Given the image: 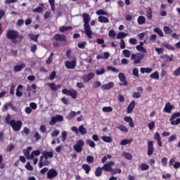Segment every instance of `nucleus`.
Wrapping results in <instances>:
<instances>
[{
  "instance_id": "4c0bfd02",
  "label": "nucleus",
  "mask_w": 180,
  "mask_h": 180,
  "mask_svg": "<svg viewBox=\"0 0 180 180\" xmlns=\"http://www.w3.org/2000/svg\"><path fill=\"white\" fill-rule=\"evenodd\" d=\"M150 77L152 78L153 79H160V75L158 74V72H155L152 73L150 75Z\"/></svg>"
},
{
  "instance_id": "2eb2a0df",
  "label": "nucleus",
  "mask_w": 180,
  "mask_h": 180,
  "mask_svg": "<svg viewBox=\"0 0 180 180\" xmlns=\"http://www.w3.org/2000/svg\"><path fill=\"white\" fill-rule=\"evenodd\" d=\"M113 86H115V83L113 82H110L108 84H103L101 86V89H103V91H106L108 89H112Z\"/></svg>"
},
{
  "instance_id": "aec40b11",
  "label": "nucleus",
  "mask_w": 180,
  "mask_h": 180,
  "mask_svg": "<svg viewBox=\"0 0 180 180\" xmlns=\"http://www.w3.org/2000/svg\"><path fill=\"white\" fill-rule=\"evenodd\" d=\"M154 139L158 142V146L162 147V141H161V136L160 135V133L155 132L154 135Z\"/></svg>"
},
{
  "instance_id": "f8f14e48",
  "label": "nucleus",
  "mask_w": 180,
  "mask_h": 180,
  "mask_svg": "<svg viewBox=\"0 0 180 180\" xmlns=\"http://www.w3.org/2000/svg\"><path fill=\"white\" fill-rule=\"evenodd\" d=\"M57 175H58V172H57V170L54 169H51L47 172L48 179H53V178H56Z\"/></svg>"
},
{
  "instance_id": "1a4fd4ad",
  "label": "nucleus",
  "mask_w": 180,
  "mask_h": 180,
  "mask_svg": "<svg viewBox=\"0 0 180 180\" xmlns=\"http://www.w3.org/2000/svg\"><path fill=\"white\" fill-rule=\"evenodd\" d=\"M8 39H10L11 40H15L19 36V32L18 31L10 30L7 32L6 34Z\"/></svg>"
},
{
  "instance_id": "cd10ccee",
  "label": "nucleus",
  "mask_w": 180,
  "mask_h": 180,
  "mask_svg": "<svg viewBox=\"0 0 180 180\" xmlns=\"http://www.w3.org/2000/svg\"><path fill=\"white\" fill-rule=\"evenodd\" d=\"M146 17L148 20H151L153 19V10L150 8H148L146 11Z\"/></svg>"
},
{
  "instance_id": "3c124183",
  "label": "nucleus",
  "mask_w": 180,
  "mask_h": 180,
  "mask_svg": "<svg viewBox=\"0 0 180 180\" xmlns=\"http://www.w3.org/2000/svg\"><path fill=\"white\" fill-rule=\"evenodd\" d=\"M132 98H134L136 99H139V98H141V93L139 91H135L132 94Z\"/></svg>"
},
{
  "instance_id": "c9c22d12",
  "label": "nucleus",
  "mask_w": 180,
  "mask_h": 180,
  "mask_svg": "<svg viewBox=\"0 0 180 180\" xmlns=\"http://www.w3.org/2000/svg\"><path fill=\"white\" fill-rule=\"evenodd\" d=\"M71 29H72V27L71 26H62L60 27L59 30L63 33V32H66L67 30H71Z\"/></svg>"
},
{
  "instance_id": "e433bc0d",
  "label": "nucleus",
  "mask_w": 180,
  "mask_h": 180,
  "mask_svg": "<svg viewBox=\"0 0 180 180\" xmlns=\"http://www.w3.org/2000/svg\"><path fill=\"white\" fill-rule=\"evenodd\" d=\"M41 152L40 150H34L31 153V160H33V158H34L35 157H39V155H40Z\"/></svg>"
},
{
  "instance_id": "de8ad7c7",
  "label": "nucleus",
  "mask_w": 180,
  "mask_h": 180,
  "mask_svg": "<svg viewBox=\"0 0 180 180\" xmlns=\"http://www.w3.org/2000/svg\"><path fill=\"white\" fill-rule=\"evenodd\" d=\"M23 153H24V155L27 160H32V155H30V152H28L26 150H24Z\"/></svg>"
},
{
  "instance_id": "9d476101",
  "label": "nucleus",
  "mask_w": 180,
  "mask_h": 180,
  "mask_svg": "<svg viewBox=\"0 0 180 180\" xmlns=\"http://www.w3.org/2000/svg\"><path fill=\"white\" fill-rule=\"evenodd\" d=\"M113 165H115V162L110 161L108 163L105 164L103 166L102 169H103V171H105V172H112V171H113V168H112Z\"/></svg>"
},
{
  "instance_id": "9b49d317",
  "label": "nucleus",
  "mask_w": 180,
  "mask_h": 180,
  "mask_svg": "<svg viewBox=\"0 0 180 180\" xmlns=\"http://www.w3.org/2000/svg\"><path fill=\"white\" fill-rule=\"evenodd\" d=\"M65 65L68 70H74L77 66V60H68L65 63Z\"/></svg>"
},
{
  "instance_id": "338daca9",
  "label": "nucleus",
  "mask_w": 180,
  "mask_h": 180,
  "mask_svg": "<svg viewBox=\"0 0 180 180\" xmlns=\"http://www.w3.org/2000/svg\"><path fill=\"white\" fill-rule=\"evenodd\" d=\"M176 140V135H172L168 139V141L169 143H172V141H175Z\"/></svg>"
},
{
  "instance_id": "bb28decb",
  "label": "nucleus",
  "mask_w": 180,
  "mask_h": 180,
  "mask_svg": "<svg viewBox=\"0 0 180 180\" xmlns=\"http://www.w3.org/2000/svg\"><path fill=\"white\" fill-rule=\"evenodd\" d=\"M131 143H133V139H123V140L120 142V145H121V146H127V144H131Z\"/></svg>"
},
{
  "instance_id": "69168bd1",
  "label": "nucleus",
  "mask_w": 180,
  "mask_h": 180,
  "mask_svg": "<svg viewBox=\"0 0 180 180\" xmlns=\"http://www.w3.org/2000/svg\"><path fill=\"white\" fill-rule=\"evenodd\" d=\"M62 141H65L67 140V131H63L62 133Z\"/></svg>"
},
{
  "instance_id": "b1692460",
  "label": "nucleus",
  "mask_w": 180,
  "mask_h": 180,
  "mask_svg": "<svg viewBox=\"0 0 180 180\" xmlns=\"http://www.w3.org/2000/svg\"><path fill=\"white\" fill-rule=\"evenodd\" d=\"M77 115V112L75 111H70L66 116V119L68 120H72L74 117Z\"/></svg>"
},
{
  "instance_id": "7c9ffc66",
  "label": "nucleus",
  "mask_w": 180,
  "mask_h": 180,
  "mask_svg": "<svg viewBox=\"0 0 180 180\" xmlns=\"http://www.w3.org/2000/svg\"><path fill=\"white\" fill-rule=\"evenodd\" d=\"M127 37V34L123 32H120L116 37L117 40H119V39H124V37Z\"/></svg>"
},
{
  "instance_id": "c03bdc74",
  "label": "nucleus",
  "mask_w": 180,
  "mask_h": 180,
  "mask_svg": "<svg viewBox=\"0 0 180 180\" xmlns=\"http://www.w3.org/2000/svg\"><path fill=\"white\" fill-rule=\"evenodd\" d=\"M53 57H54V53L51 52L50 56L46 60V64L50 65L51 63H53Z\"/></svg>"
},
{
  "instance_id": "6e6d98bb",
  "label": "nucleus",
  "mask_w": 180,
  "mask_h": 180,
  "mask_svg": "<svg viewBox=\"0 0 180 180\" xmlns=\"http://www.w3.org/2000/svg\"><path fill=\"white\" fill-rule=\"evenodd\" d=\"M163 30L165 33H167V34H171V33H172V30L169 27L165 26Z\"/></svg>"
},
{
  "instance_id": "774afa93",
  "label": "nucleus",
  "mask_w": 180,
  "mask_h": 180,
  "mask_svg": "<svg viewBox=\"0 0 180 180\" xmlns=\"http://www.w3.org/2000/svg\"><path fill=\"white\" fill-rule=\"evenodd\" d=\"M174 77H179L180 75V67H179L176 70L174 71Z\"/></svg>"
},
{
  "instance_id": "5701e85b",
  "label": "nucleus",
  "mask_w": 180,
  "mask_h": 180,
  "mask_svg": "<svg viewBox=\"0 0 180 180\" xmlns=\"http://www.w3.org/2000/svg\"><path fill=\"white\" fill-rule=\"evenodd\" d=\"M134 106H136V101H132L127 108V112L131 113V112H133V109H134Z\"/></svg>"
},
{
  "instance_id": "0e129e2a",
  "label": "nucleus",
  "mask_w": 180,
  "mask_h": 180,
  "mask_svg": "<svg viewBox=\"0 0 180 180\" xmlns=\"http://www.w3.org/2000/svg\"><path fill=\"white\" fill-rule=\"evenodd\" d=\"M108 36H110V37H116V32H115V30H110L109 31V33H108Z\"/></svg>"
},
{
  "instance_id": "8fccbe9b",
  "label": "nucleus",
  "mask_w": 180,
  "mask_h": 180,
  "mask_svg": "<svg viewBox=\"0 0 180 180\" xmlns=\"http://www.w3.org/2000/svg\"><path fill=\"white\" fill-rule=\"evenodd\" d=\"M86 161L89 164H94V161H95V158H94V156L89 155L86 157Z\"/></svg>"
},
{
  "instance_id": "f3484780",
  "label": "nucleus",
  "mask_w": 180,
  "mask_h": 180,
  "mask_svg": "<svg viewBox=\"0 0 180 180\" xmlns=\"http://www.w3.org/2000/svg\"><path fill=\"white\" fill-rule=\"evenodd\" d=\"M95 77V74L90 72L86 75L83 76L84 82H89Z\"/></svg>"
},
{
  "instance_id": "5fc2aeb1",
  "label": "nucleus",
  "mask_w": 180,
  "mask_h": 180,
  "mask_svg": "<svg viewBox=\"0 0 180 180\" xmlns=\"http://www.w3.org/2000/svg\"><path fill=\"white\" fill-rule=\"evenodd\" d=\"M107 70L108 71H112V72H119V70H117V68L112 66H108Z\"/></svg>"
},
{
  "instance_id": "37998d69",
  "label": "nucleus",
  "mask_w": 180,
  "mask_h": 180,
  "mask_svg": "<svg viewBox=\"0 0 180 180\" xmlns=\"http://www.w3.org/2000/svg\"><path fill=\"white\" fill-rule=\"evenodd\" d=\"M86 144H88L91 148H95V146L96 144H95V142L91 139H87L86 140Z\"/></svg>"
},
{
  "instance_id": "bf43d9fd",
  "label": "nucleus",
  "mask_w": 180,
  "mask_h": 180,
  "mask_svg": "<svg viewBox=\"0 0 180 180\" xmlns=\"http://www.w3.org/2000/svg\"><path fill=\"white\" fill-rule=\"evenodd\" d=\"M9 106H11V103H6L1 108L2 112H6L9 109Z\"/></svg>"
},
{
  "instance_id": "79ce46f5",
  "label": "nucleus",
  "mask_w": 180,
  "mask_h": 180,
  "mask_svg": "<svg viewBox=\"0 0 180 180\" xmlns=\"http://www.w3.org/2000/svg\"><path fill=\"white\" fill-rule=\"evenodd\" d=\"M102 169H102V167H97L96 169V172H95L96 176L99 177L101 176V175H102Z\"/></svg>"
},
{
  "instance_id": "f257e3e1",
  "label": "nucleus",
  "mask_w": 180,
  "mask_h": 180,
  "mask_svg": "<svg viewBox=\"0 0 180 180\" xmlns=\"http://www.w3.org/2000/svg\"><path fill=\"white\" fill-rule=\"evenodd\" d=\"M54 157V153L53 151H44L42 153V155L40 156L39 167V168H43V167H46L47 165H50V161L49 158H53Z\"/></svg>"
},
{
  "instance_id": "6e6552de",
  "label": "nucleus",
  "mask_w": 180,
  "mask_h": 180,
  "mask_svg": "<svg viewBox=\"0 0 180 180\" xmlns=\"http://www.w3.org/2000/svg\"><path fill=\"white\" fill-rule=\"evenodd\" d=\"M64 121V117L63 115H57L56 116L51 117V121L49 122L50 126H54L56 123Z\"/></svg>"
},
{
  "instance_id": "a878e982",
  "label": "nucleus",
  "mask_w": 180,
  "mask_h": 180,
  "mask_svg": "<svg viewBox=\"0 0 180 180\" xmlns=\"http://www.w3.org/2000/svg\"><path fill=\"white\" fill-rule=\"evenodd\" d=\"M140 71L141 74H145V72L146 74H150V72H153V69L150 68H141Z\"/></svg>"
},
{
  "instance_id": "58836bf2",
  "label": "nucleus",
  "mask_w": 180,
  "mask_h": 180,
  "mask_svg": "<svg viewBox=\"0 0 180 180\" xmlns=\"http://www.w3.org/2000/svg\"><path fill=\"white\" fill-rule=\"evenodd\" d=\"M40 35L39 34H30L28 35V37H30V39H31V40H33V41H37V39H39V37Z\"/></svg>"
},
{
  "instance_id": "473e14b6",
  "label": "nucleus",
  "mask_w": 180,
  "mask_h": 180,
  "mask_svg": "<svg viewBox=\"0 0 180 180\" xmlns=\"http://www.w3.org/2000/svg\"><path fill=\"white\" fill-rule=\"evenodd\" d=\"M101 139L104 143H112V137L110 136H101Z\"/></svg>"
},
{
  "instance_id": "ddd939ff",
  "label": "nucleus",
  "mask_w": 180,
  "mask_h": 180,
  "mask_svg": "<svg viewBox=\"0 0 180 180\" xmlns=\"http://www.w3.org/2000/svg\"><path fill=\"white\" fill-rule=\"evenodd\" d=\"M154 153V143L153 141H148V155H153Z\"/></svg>"
},
{
  "instance_id": "ea45409f",
  "label": "nucleus",
  "mask_w": 180,
  "mask_h": 180,
  "mask_svg": "<svg viewBox=\"0 0 180 180\" xmlns=\"http://www.w3.org/2000/svg\"><path fill=\"white\" fill-rule=\"evenodd\" d=\"M122 157H124V158H126V160H133V156L129 153H123Z\"/></svg>"
},
{
  "instance_id": "f704fd0d",
  "label": "nucleus",
  "mask_w": 180,
  "mask_h": 180,
  "mask_svg": "<svg viewBox=\"0 0 180 180\" xmlns=\"http://www.w3.org/2000/svg\"><path fill=\"white\" fill-rule=\"evenodd\" d=\"M117 129H118V130H120V131H122L123 133H127L129 131V129H127L124 125H120L117 127Z\"/></svg>"
},
{
  "instance_id": "a19ab883",
  "label": "nucleus",
  "mask_w": 180,
  "mask_h": 180,
  "mask_svg": "<svg viewBox=\"0 0 180 180\" xmlns=\"http://www.w3.org/2000/svg\"><path fill=\"white\" fill-rule=\"evenodd\" d=\"M155 33H157L160 36V37H164V33L162 32V30L158 27H156L154 29Z\"/></svg>"
},
{
  "instance_id": "20e7f679",
  "label": "nucleus",
  "mask_w": 180,
  "mask_h": 180,
  "mask_svg": "<svg viewBox=\"0 0 180 180\" xmlns=\"http://www.w3.org/2000/svg\"><path fill=\"white\" fill-rule=\"evenodd\" d=\"M22 122L20 120L16 121L15 120H11L10 126H11L14 131H19L22 129Z\"/></svg>"
},
{
  "instance_id": "39448f33",
  "label": "nucleus",
  "mask_w": 180,
  "mask_h": 180,
  "mask_svg": "<svg viewBox=\"0 0 180 180\" xmlns=\"http://www.w3.org/2000/svg\"><path fill=\"white\" fill-rule=\"evenodd\" d=\"M176 117H180V112H175L171 116L169 119L170 124H172V126H176L178 124H180V118L176 119Z\"/></svg>"
},
{
  "instance_id": "412c9836",
  "label": "nucleus",
  "mask_w": 180,
  "mask_h": 180,
  "mask_svg": "<svg viewBox=\"0 0 180 180\" xmlns=\"http://www.w3.org/2000/svg\"><path fill=\"white\" fill-rule=\"evenodd\" d=\"M24 68H26V64L22 63L21 65H17L13 68V70L15 72H20V71H22Z\"/></svg>"
},
{
  "instance_id": "dca6fc26",
  "label": "nucleus",
  "mask_w": 180,
  "mask_h": 180,
  "mask_svg": "<svg viewBox=\"0 0 180 180\" xmlns=\"http://www.w3.org/2000/svg\"><path fill=\"white\" fill-rule=\"evenodd\" d=\"M53 39L56 40V41H65V40H67L65 35L60 34H56Z\"/></svg>"
},
{
  "instance_id": "c85d7f7f",
  "label": "nucleus",
  "mask_w": 180,
  "mask_h": 180,
  "mask_svg": "<svg viewBox=\"0 0 180 180\" xmlns=\"http://www.w3.org/2000/svg\"><path fill=\"white\" fill-rule=\"evenodd\" d=\"M162 46L165 49H167V50H170L171 51H174L175 50V48L173 46L167 43L162 44Z\"/></svg>"
},
{
  "instance_id": "603ef678",
  "label": "nucleus",
  "mask_w": 180,
  "mask_h": 180,
  "mask_svg": "<svg viewBox=\"0 0 180 180\" xmlns=\"http://www.w3.org/2000/svg\"><path fill=\"white\" fill-rule=\"evenodd\" d=\"M102 110H103V112H112L113 111V108L112 107H110V106L103 107L102 108Z\"/></svg>"
},
{
  "instance_id": "f03ea898",
  "label": "nucleus",
  "mask_w": 180,
  "mask_h": 180,
  "mask_svg": "<svg viewBox=\"0 0 180 180\" xmlns=\"http://www.w3.org/2000/svg\"><path fill=\"white\" fill-rule=\"evenodd\" d=\"M83 22H84V30L86 33V36L89 39H92V30L91 26H89V22H91V16L88 13H84L82 14Z\"/></svg>"
},
{
  "instance_id": "393cba45",
  "label": "nucleus",
  "mask_w": 180,
  "mask_h": 180,
  "mask_svg": "<svg viewBox=\"0 0 180 180\" xmlns=\"http://www.w3.org/2000/svg\"><path fill=\"white\" fill-rule=\"evenodd\" d=\"M98 21L100 22V23H109V18L103 15H100L98 18Z\"/></svg>"
},
{
  "instance_id": "13d9d810",
  "label": "nucleus",
  "mask_w": 180,
  "mask_h": 180,
  "mask_svg": "<svg viewBox=\"0 0 180 180\" xmlns=\"http://www.w3.org/2000/svg\"><path fill=\"white\" fill-rule=\"evenodd\" d=\"M161 164H162V167H166L168 164V159H167V158H162Z\"/></svg>"
},
{
  "instance_id": "49530a36",
  "label": "nucleus",
  "mask_w": 180,
  "mask_h": 180,
  "mask_svg": "<svg viewBox=\"0 0 180 180\" xmlns=\"http://www.w3.org/2000/svg\"><path fill=\"white\" fill-rule=\"evenodd\" d=\"M82 169L85 170L86 174H89L91 171V167L88 165H83Z\"/></svg>"
},
{
  "instance_id": "0eeeda50",
  "label": "nucleus",
  "mask_w": 180,
  "mask_h": 180,
  "mask_svg": "<svg viewBox=\"0 0 180 180\" xmlns=\"http://www.w3.org/2000/svg\"><path fill=\"white\" fill-rule=\"evenodd\" d=\"M84 146H85V142H84V140L79 139L73 146V148L76 153H82V147H84Z\"/></svg>"
},
{
  "instance_id": "6ab92c4d",
  "label": "nucleus",
  "mask_w": 180,
  "mask_h": 180,
  "mask_svg": "<svg viewBox=\"0 0 180 180\" xmlns=\"http://www.w3.org/2000/svg\"><path fill=\"white\" fill-rule=\"evenodd\" d=\"M118 78L122 84H120V85H125L127 86V82L126 81V76L124 75V73H120L118 75Z\"/></svg>"
},
{
  "instance_id": "4be33fe9",
  "label": "nucleus",
  "mask_w": 180,
  "mask_h": 180,
  "mask_svg": "<svg viewBox=\"0 0 180 180\" xmlns=\"http://www.w3.org/2000/svg\"><path fill=\"white\" fill-rule=\"evenodd\" d=\"M47 85L50 86L51 91H57L58 89H60L61 88L60 84L56 85L54 83H48Z\"/></svg>"
},
{
  "instance_id": "423d86ee",
  "label": "nucleus",
  "mask_w": 180,
  "mask_h": 180,
  "mask_svg": "<svg viewBox=\"0 0 180 180\" xmlns=\"http://www.w3.org/2000/svg\"><path fill=\"white\" fill-rule=\"evenodd\" d=\"M62 93L64 94L65 95H68V96H72L73 99H76L77 95H78V91H77V90L74 89H71L69 90L67 89H64L62 90Z\"/></svg>"
},
{
  "instance_id": "052dcab7",
  "label": "nucleus",
  "mask_w": 180,
  "mask_h": 180,
  "mask_svg": "<svg viewBox=\"0 0 180 180\" xmlns=\"http://www.w3.org/2000/svg\"><path fill=\"white\" fill-rule=\"evenodd\" d=\"M129 43L132 46H136V44H137V39L136 38H131L129 39Z\"/></svg>"
},
{
  "instance_id": "864d4df0",
  "label": "nucleus",
  "mask_w": 180,
  "mask_h": 180,
  "mask_svg": "<svg viewBox=\"0 0 180 180\" xmlns=\"http://www.w3.org/2000/svg\"><path fill=\"white\" fill-rule=\"evenodd\" d=\"M148 127L149 130H154V129L155 127V122H149L148 124Z\"/></svg>"
},
{
  "instance_id": "e2e57ef3",
  "label": "nucleus",
  "mask_w": 180,
  "mask_h": 180,
  "mask_svg": "<svg viewBox=\"0 0 180 180\" xmlns=\"http://www.w3.org/2000/svg\"><path fill=\"white\" fill-rule=\"evenodd\" d=\"M58 134H60V131H58L57 129H54L52 133H51V137H57V136H58Z\"/></svg>"
},
{
  "instance_id": "4468645a",
  "label": "nucleus",
  "mask_w": 180,
  "mask_h": 180,
  "mask_svg": "<svg viewBox=\"0 0 180 180\" xmlns=\"http://www.w3.org/2000/svg\"><path fill=\"white\" fill-rule=\"evenodd\" d=\"M143 46H144V42L143 41L139 42V45H137L136 46L137 51H139L140 53H147V49H146V48H144Z\"/></svg>"
},
{
  "instance_id": "7ed1b4c3",
  "label": "nucleus",
  "mask_w": 180,
  "mask_h": 180,
  "mask_svg": "<svg viewBox=\"0 0 180 180\" xmlns=\"http://www.w3.org/2000/svg\"><path fill=\"white\" fill-rule=\"evenodd\" d=\"M143 58H144V53H133L131 56V60H134V64H140Z\"/></svg>"
},
{
  "instance_id": "a211bd4d",
  "label": "nucleus",
  "mask_w": 180,
  "mask_h": 180,
  "mask_svg": "<svg viewBox=\"0 0 180 180\" xmlns=\"http://www.w3.org/2000/svg\"><path fill=\"white\" fill-rule=\"evenodd\" d=\"M175 107L174 105H171V103H167L165 105L164 111L167 113H171L172 111V109H174Z\"/></svg>"
},
{
  "instance_id": "72a5a7b5",
  "label": "nucleus",
  "mask_w": 180,
  "mask_h": 180,
  "mask_svg": "<svg viewBox=\"0 0 180 180\" xmlns=\"http://www.w3.org/2000/svg\"><path fill=\"white\" fill-rule=\"evenodd\" d=\"M105 72H106V69L105 68H102L96 70V75H103Z\"/></svg>"
},
{
  "instance_id": "2f4dec72",
  "label": "nucleus",
  "mask_w": 180,
  "mask_h": 180,
  "mask_svg": "<svg viewBox=\"0 0 180 180\" xmlns=\"http://www.w3.org/2000/svg\"><path fill=\"white\" fill-rule=\"evenodd\" d=\"M79 133L82 135H85L86 134V128L84 127V125H80L79 127Z\"/></svg>"
},
{
  "instance_id": "c756f323",
  "label": "nucleus",
  "mask_w": 180,
  "mask_h": 180,
  "mask_svg": "<svg viewBox=\"0 0 180 180\" xmlns=\"http://www.w3.org/2000/svg\"><path fill=\"white\" fill-rule=\"evenodd\" d=\"M137 22L139 25H144L146 23V17L140 15L138 17Z\"/></svg>"
},
{
  "instance_id": "a18cd8bd",
  "label": "nucleus",
  "mask_w": 180,
  "mask_h": 180,
  "mask_svg": "<svg viewBox=\"0 0 180 180\" xmlns=\"http://www.w3.org/2000/svg\"><path fill=\"white\" fill-rule=\"evenodd\" d=\"M122 53L124 54V57H126V58H129L130 56L131 55L130 51L127 49L123 50Z\"/></svg>"
},
{
  "instance_id": "09e8293b",
  "label": "nucleus",
  "mask_w": 180,
  "mask_h": 180,
  "mask_svg": "<svg viewBox=\"0 0 180 180\" xmlns=\"http://www.w3.org/2000/svg\"><path fill=\"white\" fill-rule=\"evenodd\" d=\"M140 167H141V171H147V169H148L150 168V166H148V165L145 164V163L141 164Z\"/></svg>"
},
{
  "instance_id": "680f3d73",
  "label": "nucleus",
  "mask_w": 180,
  "mask_h": 180,
  "mask_svg": "<svg viewBox=\"0 0 180 180\" xmlns=\"http://www.w3.org/2000/svg\"><path fill=\"white\" fill-rule=\"evenodd\" d=\"M96 15H105L107 16L108 13L102 9H100L96 12Z\"/></svg>"
},
{
  "instance_id": "4d7b16f0",
  "label": "nucleus",
  "mask_w": 180,
  "mask_h": 180,
  "mask_svg": "<svg viewBox=\"0 0 180 180\" xmlns=\"http://www.w3.org/2000/svg\"><path fill=\"white\" fill-rule=\"evenodd\" d=\"M32 12H34V13H41L43 12V8H41V7H37V8H34V9L32 10Z\"/></svg>"
}]
</instances>
